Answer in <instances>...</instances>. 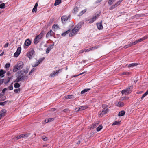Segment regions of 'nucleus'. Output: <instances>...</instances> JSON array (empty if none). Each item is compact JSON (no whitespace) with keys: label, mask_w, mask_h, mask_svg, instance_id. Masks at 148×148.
I'll return each mask as SVG.
<instances>
[{"label":"nucleus","mask_w":148,"mask_h":148,"mask_svg":"<svg viewBox=\"0 0 148 148\" xmlns=\"http://www.w3.org/2000/svg\"><path fill=\"white\" fill-rule=\"evenodd\" d=\"M23 138V134H21L19 136H17L16 137V138H17V139H18Z\"/></svg>","instance_id":"obj_39"},{"label":"nucleus","mask_w":148,"mask_h":148,"mask_svg":"<svg viewBox=\"0 0 148 148\" xmlns=\"http://www.w3.org/2000/svg\"><path fill=\"white\" fill-rule=\"evenodd\" d=\"M10 63H7L5 66V68L6 69H8L10 67Z\"/></svg>","instance_id":"obj_40"},{"label":"nucleus","mask_w":148,"mask_h":148,"mask_svg":"<svg viewBox=\"0 0 148 148\" xmlns=\"http://www.w3.org/2000/svg\"><path fill=\"white\" fill-rule=\"evenodd\" d=\"M80 143V141H79L77 143V144H79Z\"/></svg>","instance_id":"obj_63"},{"label":"nucleus","mask_w":148,"mask_h":148,"mask_svg":"<svg viewBox=\"0 0 148 148\" xmlns=\"http://www.w3.org/2000/svg\"><path fill=\"white\" fill-rule=\"evenodd\" d=\"M9 45V43L7 42L6 44L4 45V47L5 48H6L8 47Z\"/></svg>","instance_id":"obj_55"},{"label":"nucleus","mask_w":148,"mask_h":148,"mask_svg":"<svg viewBox=\"0 0 148 148\" xmlns=\"http://www.w3.org/2000/svg\"><path fill=\"white\" fill-rule=\"evenodd\" d=\"M147 94L145 92L144 94H143L142 96L141 97V99H142L143 98H144L145 96H146Z\"/></svg>","instance_id":"obj_50"},{"label":"nucleus","mask_w":148,"mask_h":148,"mask_svg":"<svg viewBox=\"0 0 148 148\" xmlns=\"http://www.w3.org/2000/svg\"><path fill=\"white\" fill-rule=\"evenodd\" d=\"M28 69H23V70L16 73V75L17 79H16L15 82H18L24 80L25 78L26 77L25 75L28 72Z\"/></svg>","instance_id":"obj_1"},{"label":"nucleus","mask_w":148,"mask_h":148,"mask_svg":"<svg viewBox=\"0 0 148 148\" xmlns=\"http://www.w3.org/2000/svg\"><path fill=\"white\" fill-rule=\"evenodd\" d=\"M112 0H109L108 1V3L110 5L112 4Z\"/></svg>","instance_id":"obj_56"},{"label":"nucleus","mask_w":148,"mask_h":148,"mask_svg":"<svg viewBox=\"0 0 148 148\" xmlns=\"http://www.w3.org/2000/svg\"><path fill=\"white\" fill-rule=\"evenodd\" d=\"M5 7V5L4 3H2L0 4V8L3 9Z\"/></svg>","instance_id":"obj_35"},{"label":"nucleus","mask_w":148,"mask_h":148,"mask_svg":"<svg viewBox=\"0 0 148 148\" xmlns=\"http://www.w3.org/2000/svg\"><path fill=\"white\" fill-rule=\"evenodd\" d=\"M97 47H93L90 48L88 49H84V51L86 52H88L91 50H92L95 49H97Z\"/></svg>","instance_id":"obj_18"},{"label":"nucleus","mask_w":148,"mask_h":148,"mask_svg":"<svg viewBox=\"0 0 148 148\" xmlns=\"http://www.w3.org/2000/svg\"><path fill=\"white\" fill-rule=\"evenodd\" d=\"M6 111L5 109H3L1 110L0 112V119L5 116Z\"/></svg>","instance_id":"obj_11"},{"label":"nucleus","mask_w":148,"mask_h":148,"mask_svg":"<svg viewBox=\"0 0 148 148\" xmlns=\"http://www.w3.org/2000/svg\"><path fill=\"white\" fill-rule=\"evenodd\" d=\"M54 120V118H49L47 119H45V122L46 123H47L53 121Z\"/></svg>","instance_id":"obj_19"},{"label":"nucleus","mask_w":148,"mask_h":148,"mask_svg":"<svg viewBox=\"0 0 148 148\" xmlns=\"http://www.w3.org/2000/svg\"><path fill=\"white\" fill-rule=\"evenodd\" d=\"M68 110V109H64L63 110V111L64 112H66Z\"/></svg>","instance_id":"obj_59"},{"label":"nucleus","mask_w":148,"mask_h":148,"mask_svg":"<svg viewBox=\"0 0 148 148\" xmlns=\"http://www.w3.org/2000/svg\"><path fill=\"white\" fill-rule=\"evenodd\" d=\"M81 28L80 24H78L72 29L71 32L69 34V36H72L75 35Z\"/></svg>","instance_id":"obj_3"},{"label":"nucleus","mask_w":148,"mask_h":148,"mask_svg":"<svg viewBox=\"0 0 148 148\" xmlns=\"http://www.w3.org/2000/svg\"><path fill=\"white\" fill-rule=\"evenodd\" d=\"M68 19V17L66 16H62L61 18L62 22L64 23H65L66 21H67Z\"/></svg>","instance_id":"obj_12"},{"label":"nucleus","mask_w":148,"mask_h":148,"mask_svg":"<svg viewBox=\"0 0 148 148\" xmlns=\"http://www.w3.org/2000/svg\"><path fill=\"white\" fill-rule=\"evenodd\" d=\"M52 30H50L47 33L46 35V37H48L52 36Z\"/></svg>","instance_id":"obj_24"},{"label":"nucleus","mask_w":148,"mask_h":148,"mask_svg":"<svg viewBox=\"0 0 148 148\" xmlns=\"http://www.w3.org/2000/svg\"><path fill=\"white\" fill-rule=\"evenodd\" d=\"M7 90V88H4L3 89V90H2V92L3 93H5V91L6 90Z\"/></svg>","instance_id":"obj_58"},{"label":"nucleus","mask_w":148,"mask_h":148,"mask_svg":"<svg viewBox=\"0 0 148 148\" xmlns=\"http://www.w3.org/2000/svg\"><path fill=\"white\" fill-rule=\"evenodd\" d=\"M38 6V4L37 3H36L35 4V5L34 7L37 8Z\"/></svg>","instance_id":"obj_61"},{"label":"nucleus","mask_w":148,"mask_h":148,"mask_svg":"<svg viewBox=\"0 0 148 148\" xmlns=\"http://www.w3.org/2000/svg\"><path fill=\"white\" fill-rule=\"evenodd\" d=\"M94 21H93V20L92 19L89 22V23H92Z\"/></svg>","instance_id":"obj_60"},{"label":"nucleus","mask_w":148,"mask_h":148,"mask_svg":"<svg viewBox=\"0 0 148 148\" xmlns=\"http://www.w3.org/2000/svg\"><path fill=\"white\" fill-rule=\"evenodd\" d=\"M35 54V52L34 50L32 49L27 53V56L29 57V59H30L32 56L34 55Z\"/></svg>","instance_id":"obj_7"},{"label":"nucleus","mask_w":148,"mask_h":148,"mask_svg":"<svg viewBox=\"0 0 148 148\" xmlns=\"http://www.w3.org/2000/svg\"><path fill=\"white\" fill-rule=\"evenodd\" d=\"M20 88L18 89H15L14 90V92L15 93H19L20 92Z\"/></svg>","instance_id":"obj_41"},{"label":"nucleus","mask_w":148,"mask_h":148,"mask_svg":"<svg viewBox=\"0 0 148 148\" xmlns=\"http://www.w3.org/2000/svg\"><path fill=\"white\" fill-rule=\"evenodd\" d=\"M58 28V25L54 24L52 26V29H57Z\"/></svg>","instance_id":"obj_31"},{"label":"nucleus","mask_w":148,"mask_h":148,"mask_svg":"<svg viewBox=\"0 0 148 148\" xmlns=\"http://www.w3.org/2000/svg\"><path fill=\"white\" fill-rule=\"evenodd\" d=\"M20 85L17 82L14 84V87L16 88H18Z\"/></svg>","instance_id":"obj_33"},{"label":"nucleus","mask_w":148,"mask_h":148,"mask_svg":"<svg viewBox=\"0 0 148 148\" xmlns=\"http://www.w3.org/2000/svg\"><path fill=\"white\" fill-rule=\"evenodd\" d=\"M54 45V44H53L50 45L47 49L46 50V52L47 53H48L52 49Z\"/></svg>","instance_id":"obj_13"},{"label":"nucleus","mask_w":148,"mask_h":148,"mask_svg":"<svg viewBox=\"0 0 148 148\" xmlns=\"http://www.w3.org/2000/svg\"><path fill=\"white\" fill-rule=\"evenodd\" d=\"M147 94L145 92L144 94H143L142 96L141 97V99H142L143 98H144L145 96H146Z\"/></svg>","instance_id":"obj_51"},{"label":"nucleus","mask_w":148,"mask_h":148,"mask_svg":"<svg viewBox=\"0 0 148 148\" xmlns=\"http://www.w3.org/2000/svg\"><path fill=\"white\" fill-rule=\"evenodd\" d=\"M4 52H3L2 53H1L0 54V56H2V55H3V54H4Z\"/></svg>","instance_id":"obj_64"},{"label":"nucleus","mask_w":148,"mask_h":148,"mask_svg":"<svg viewBox=\"0 0 148 148\" xmlns=\"http://www.w3.org/2000/svg\"><path fill=\"white\" fill-rule=\"evenodd\" d=\"M107 106L106 105H103L102 107L103 108V110L101 112L99 115V116L102 117L103 115L108 113V109L107 108Z\"/></svg>","instance_id":"obj_5"},{"label":"nucleus","mask_w":148,"mask_h":148,"mask_svg":"<svg viewBox=\"0 0 148 148\" xmlns=\"http://www.w3.org/2000/svg\"><path fill=\"white\" fill-rule=\"evenodd\" d=\"M44 59H41L39 60H38L37 62L35 63V64L33 65V66L34 67H35L38 65L41 62H42Z\"/></svg>","instance_id":"obj_17"},{"label":"nucleus","mask_w":148,"mask_h":148,"mask_svg":"<svg viewBox=\"0 0 148 148\" xmlns=\"http://www.w3.org/2000/svg\"><path fill=\"white\" fill-rule=\"evenodd\" d=\"M62 71V69H60L58 70L54 71L53 73H51L50 75V77H53L55 76L56 75H58L59 73H60Z\"/></svg>","instance_id":"obj_8"},{"label":"nucleus","mask_w":148,"mask_h":148,"mask_svg":"<svg viewBox=\"0 0 148 148\" xmlns=\"http://www.w3.org/2000/svg\"><path fill=\"white\" fill-rule=\"evenodd\" d=\"M132 89V87L130 86L128 88L123 90L121 91V93L122 94H125V95H127L131 92Z\"/></svg>","instance_id":"obj_6"},{"label":"nucleus","mask_w":148,"mask_h":148,"mask_svg":"<svg viewBox=\"0 0 148 148\" xmlns=\"http://www.w3.org/2000/svg\"><path fill=\"white\" fill-rule=\"evenodd\" d=\"M90 89H88V88L85 89H84V90H82L81 92V94H84V93L86 92H87L88 91V90H90Z\"/></svg>","instance_id":"obj_32"},{"label":"nucleus","mask_w":148,"mask_h":148,"mask_svg":"<svg viewBox=\"0 0 148 148\" xmlns=\"http://www.w3.org/2000/svg\"><path fill=\"white\" fill-rule=\"evenodd\" d=\"M9 88L10 90H12L13 89V86L12 85H10L9 86Z\"/></svg>","instance_id":"obj_54"},{"label":"nucleus","mask_w":148,"mask_h":148,"mask_svg":"<svg viewBox=\"0 0 148 148\" xmlns=\"http://www.w3.org/2000/svg\"><path fill=\"white\" fill-rule=\"evenodd\" d=\"M99 123V121H97L96 122L93 124L91 125L90 126V130H92L95 128L98 125Z\"/></svg>","instance_id":"obj_9"},{"label":"nucleus","mask_w":148,"mask_h":148,"mask_svg":"<svg viewBox=\"0 0 148 148\" xmlns=\"http://www.w3.org/2000/svg\"><path fill=\"white\" fill-rule=\"evenodd\" d=\"M42 138L44 141H46L47 140V138L45 136L42 137Z\"/></svg>","instance_id":"obj_48"},{"label":"nucleus","mask_w":148,"mask_h":148,"mask_svg":"<svg viewBox=\"0 0 148 148\" xmlns=\"http://www.w3.org/2000/svg\"><path fill=\"white\" fill-rule=\"evenodd\" d=\"M138 65V64L137 63H132L130 64L128 66V67L130 68L131 67H133L135 66H136Z\"/></svg>","instance_id":"obj_26"},{"label":"nucleus","mask_w":148,"mask_h":148,"mask_svg":"<svg viewBox=\"0 0 148 148\" xmlns=\"http://www.w3.org/2000/svg\"><path fill=\"white\" fill-rule=\"evenodd\" d=\"M4 79H0V85H1L3 82H4Z\"/></svg>","instance_id":"obj_52"},{"label":"nucleus","mask_w":148,"mask_h":148,"mask_svg":"<svg viewBox=\"0 0 148 148\" xmlns=\"http://www.w3.org/2000/svg\"><path fill=\"white\" fill-rule=\"evenodd\" d=\"M99 14H97V15L95 16L92 19L94 21H95L99 17Z\"/></svg>","instance_id":"obj_42"},{"label":"nucleus","mask_w":148,"mask_h":148,"mask_svg":"<svg viewBox=\"0 0 148 148\" xmlns=\"http://www.w3.org/2000/svg\"><path fill=\"white\" fill-rule=\"evenodd\" d=\"M75 110L77 111H79L82 110H81V108L80 106L79 107L77 108H76Z\"/></svg>","instance_id":"obj_46"},{"label":"nucleus","mask_w":148,"mask_h":148,"mask_svg":"<svg viewBox=\"0 0 148 148\" xmlns=\"http://www.w3.org/2000/svg\"><path fill=\"white\" fill-rule=\"evenodd\" d=\"M0 105L4 106V104H3V102H0Z\"/></svg>","instance_id":"obj_62"},{"label":"nucleus","mask_w":148,"mask_h":148,"mask_svg":"<svg viewBox=\"0 0 148 148\" xmlns=\"http://www.w3.org/2000/svg\"><path fill=\"white\" fill-rule=\"evenodd\" d=\"M120 122L118 121H115L112 124V125H118L120 124Z\"/></svg>","instance_id":"obj_36"},{"label":"nucleus","mask_w":148,"mask_h":148,"mask_svg":"<svg viewBox=\"0 0 148 148\" xmlns=\"http://www.w3.org/2000/svg\"><path fill=\"white\" fill-rule=\"evenodd\" d=\"M122 0H119V1L117 2V3H115V4H114V5L116 6V7L118 5H119L121 3V2Z\"/></svg>","instance_id":"obj_37"},{"label":"nucleus","mask_w":148,"mask_h":148,"mask_svg":"<svg viewBox=\"0 0 148 148\" xmlns=\"http://www.w3.org/2000/svg\"><path fill=\"white\" fill-rule=\"evenodd\" d=\"M31 43V41L29 39H27L25 40L24 43V45L26 46H29L30 45Z\"/></svg>","instance_id":"obj_15"},{"label":"nucleus","mask_w":148,"mask_h":148,"mask_svg":"<svg viewBox=\"0 0 148 148\" xmlns=\"http://www.w3.org/2000/svg\"><path fill=\"white\" fill-rule=\"evenodd\" d=\"M37 11V8L34 7L32 10V12H36Z\"/></svg>","instance_id":"obj_43"},{"label":"nucleus","mask_w":148,"mask_h":148,"mask_svg":"<svg viewBox=\"0 0 148 148\" xmlns=\"http://www.w3.org/2000/svg\"><path fill=\"white\" fill-rule=\"evenodd\" d=\"M61 2V0H56L55 3H54V5L55 6H57Z\"/></svg>","instance_id":"obj_25"},{"label":"nucleus","mask_w":148,"mask_h":148,"mask_svg":"<svg viewBox=\"0 0 148 148\" xmlns=\"http://www.w3.org/2000/svg\"><path fill=\"white\" fill-rule=\"evenodd\" d=\"M103 127L101 125H100L98 127L96 128V130L97 131H99L101 130L102 128Z\"/></svg>","instance_id":"obj_29"},{"label":"nucleus","mask_w":148,"mask_h":148,"mask_svg":"<svg viewBox=\"0 0 148 148\" xmlns=\"http://www.w3.org/2000/svg\"><path fill=\"white\" fill-rule=\"evenodd\" d=\"M6 74L8 76H9L10 75V71H7Z\"/></svg>","instance_id":"obj_57"},{"label":"nucleus","mask_w":148,"mask_h":148,"mask_svg":"<svg viewBox=\"0 0 148 148\" xmlns=\"http://www.w3.org/2000/svg\"><path fill=\"white\" fill-rule=\"evenodd\" d=\"M44 35V33L42 32L39 35L36 36L34 39V44L36 45L38 43L42 38Z\"/></svg>","instance_id":"obj_4"},{"label":"nucleus","mask_w":148,"mask_h":148,"mask_svg":"<svg viewBox=\"0 0 148 148\" xmlns=\"http://www.w3.org/2000/svg\"><path fill=\"white\" fill-rule=\"evenodd\" d=\"M30 133H27V134H23V137H28L29 135H30Z\"/></svg>","instance_id":"obj_38"},{"label":"nucleus","mask_w":148,"mask_h":148,"mask_svg":"<svg viewBox=\"0 0 148 148\" xmlns=\"http://www.w3.org/2000/svg\"><path fill=\"white\" fill-rule=\"evenodd\" d=\"M125 114V112L124 111L122 110L119 113L118 116H124Z\"/></svg>","instance_id":"obj_22"},{"label":"nucleus","mask_w":148,"mask_h":148,"mask_svg":"<svg viewBox=\"0 0 148 148\" xmlns=\"http://www.w3.org/2000/svg\"><path fill=\"white\" fill-rule=\"evenodd\" d=\"M24 64L23 62L21 61H19L14 66L13 69V71L14 72H16L18 70H20L23 67Z\"/></svg>","instance_id":"obj_2"},{"label":"nucleus","mask_w":148,"mask_h":148,"mask_svg":"<svg viewBox=\"0 0 148 148\" xmlns=\"http://www.w3.org/2000/svg\"><path fill=\"white\" fill-rule=\"evenodd\" d=\"M86 11V9L83 10L81 11L80 13V15H82Z\"/></svg>","instance_id":"obj_45"},{"label":"nucleus","mask_w":148,"mask_h":148,"mask_svg":"<svg viewBox=\"0 0 148 148\" xmlns=\"http://www.w3.org/2000/svg\"><path fill=\"white\" fill-rule=\"evenodd\" d=\"M73 97V95H67L64 96V98L65 99H69Z\"/></svg>","instance_id":"obj_23"},{"label":"nucleus","mask_w":148,"mask_h":148,"mask_svg":"<svg viewBox=\"0 0 148 148\" xmlns=\"http://www.w3.org/2000/svg\"><path fill=\"white\" fill-rule=\"evenodd\" d=\"M12 78L11 77H8L7 79H4V83L5 84H6L8 83L10 80Z\"/></svg>","instance_id":"obj_27"},{"label":"nucleus","mask_w":148,"mask_h":148,"mask_svg":"<svg viewBox=\"0 0 148 148\" xmlns=\"http://www.w3.org/2000/svg\"><path fill=\"white\" fill-rule=\"evenodd\" d=\"M21 47H18L16 51L14 53V56L15 57H17L20 54L21 51Z\"/></svg>","instance_id":"obj_10"},{"label":"nucleus","mask_w":148,"mask_h":148,"mask_svg":"<svg viewBox=\"0 0 148 148\" xmlns=\"http://www.w3.org/2000/svg\"><path fill=\"white\" fill-rule=\"evenodd\" d=\"M132 46L131 43L128 45H127L124 46V47L125 48H127L129 47H130Z\"/></svg>","instance_id":"obj_47"},{"label":"nucleus","mask_w":148,"mask_h":148,"mask_svg":"<svg viewBox=\"0 0 148 148\" xmlns=\"http://www.w3.org/2000/svg\"><path fill=\"white\" fill-rule=\"evenodd\" d=\"M148 37L147 36H145V37H144L143 38H142L138 40H137V42H138V43L140 42H141L142 41L147 39Z\"/></svg>","instance_id":"obj_20"},{"label":"nucleus","mask_w":148,"mask_h":148,"mask_svg":"<svg viewBox=\"0 0 148 148\" xmlns=\"http://www.w3.org/2000/svg\"><path fill=\"white\" fill-rule=\"evenodd\" d=\"M81 108V110H82L86 109L88 108V106H80Z\"/></svg>","instance_id":"obj_34"},{"label":"nucleus","mask_w":148,"mask_h":148,"mask_svg":"<svg viewBox=\"0 0 148 148\" xmlns=\"http://www.w3.org/2000/svg\"><path fill=\"white\" fill-rule=\"evenodd\" d=\"M116 7V6L114 5L109 8V9L110 10H112L114 8Z\"/></svg>","instance_id":"obj_44"},{"label":"nucleus","mask_w":148,"mask_h":148,"mask_svg":"<svg viewBox=\"0 0 148 148\" xmlns=\"http://www.w3.org/2000/svg\"><path fill=\"white\" fill-rule=\"evenodd\" d=\"M124 105V103L121 101L119 102L116 105L117 106L119 107H122Z\"/></svg>","instance_id":"obj_21"},{"label":"nucleus","mask_w":148,"mask_h":148,"mask_svg":"<svg viewBox=\"0 0 148 148\" xmlns=\"http://www.w3.org/2000/svg\"><path fill=\"white\" fill-rule=\"evenodd\" d=\"M70 32V30H68L67 31L64 32L62 33V36H64L66 35L67 34H68L69 32Z\"/></svg>","instance_id":"obj_28"},{"label":"nucleus","mask_w":148,"mask_h":148,"mask_svg":"<svg viewBox=\"0 0 148 148\" xmlns=\"http://www.w3.org/2000/svg\"><path fill=\"white\" fill-rule=\"evenodd\" d=\"M131 74V73L127 72H123L121 74L125 75H129Z\"/></svg>","instance_id":"obj_30"},{"label":"nucleus","mask_w":148,"mask_h":148,"mask_svg":"<svg viewBox=\"0 0 148 148\" xmlns=\"http://www.w3.org/2000/svg\"><path fill=\"white\" fill-rule=\"evenodd\" d=\"M6 73V71L2 69L0 70V77H4V74Z\"/></svg>","instance_id":"obj_16"},{"label":"nucleus","mask_w":148,"mask_h":148,"mask_svg":"<svg viewBox=\"0 0 148 148\" xmlns=\"http://www.w3.org/2000/svg\"><path fill=\"white\" fill-rule=\"evenodd\" d=\"M138 43V42H137V40H136V41H134V42H133L132 43H131V45H135Z\"/></svg>","instance_id":"obj_49"},{"label":"nucleus","mask_w":148,"mask_h":148,"mask_svg":"<svg viewBox=\"0 0 148 148\" xmlns=\"http://www.w3.org/2000/svg\"><path fill=\"white\" fill-rule=\"evenodd\" d=\"M74 10L75 12H76L78 11V8L77 7H75L74 8Z\"/></svg>","instance_id":"obj_53"},{"label":"nucleus","mask_w":148,"mask_h":148,"mask_svg":"<svg viewBox=\"0 0 148 148\" xmlns=\"http://www.w3.org/2000/svg\"><path fill=\"white\" fill-rule=\"evenodd\" d=\"M102 23V21H101L100 23L97 24V28L99 30L102 29L103 28Z\"/></svg>","instance_id":"obj_14"}]
</instances>
